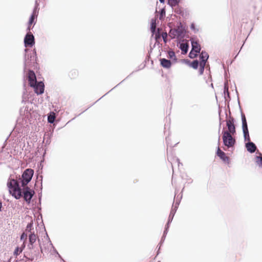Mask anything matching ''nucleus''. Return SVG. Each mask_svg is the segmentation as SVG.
<instances>
[{"instance_id": "f257e3e1", "label": "nucleus", "mask_w": 262, "mask_h": 262, "mask_svg": "<svg viewBox=\"0 0 262 262\" xmlns=\"http://www.w3.org/2000/svg\"><path fill=\"white\" fill-rule=\"evenodd\" d=\"M7 186L8 188L9 193L16 200L20 199L23 197L25 202L30 204L35 191L28 186L24 187L22 188L19 185V182L14 179L9 178L7 181Z\"/></svg>"}, {"instance_id": "f03ea898", "label": "nucleus", "mask_w": 262, "mask_h": 262, "mask_svg": "<svg viewBox=\"0 0 262 262\" xmlns=\"http://www.w3.org/2000/svg\"><path fill=\"white\" fill-rule=\"evenodd\" d=\"M241 120L244 141L247 142L245 143V147L249 152L253 154L255 151L257 147L255 144L250 140L246 117L243 113H241Z\"/></svg>"}, {"instance_id": "7ed1b4c3", "label": "nucleus", "mask_w": 262, "mask_h": 262, "mask_svg": "<svg viewBox=\"0 0 262 262\" xmlns=\"http://www.w3.org/2000/svg\"><path fill=\"white\" fill-rule=\"evenodd\" d=\"M43 252V248L41 247H34L26 249L24 252V258L26 262H36L41 258V253Z\"/></svg>"}, {"instance_id": "20e7f679", "label": "nucleus", "mask_w": 262, "mask_h": 262, "mask_svg": "<svg viewBox=\"0 0 262 262\" xmlns=\"http://www.w3.org/2000/svg\"><path fill=\"white\" fill-rule=\"evenodd\" d=\"M27 79L30 87L32 88L34 92L37 95L41 94L45 90V85L42 81L38 82L36 79V75L32 70H29L27 74Z\"/></svg>"}, {"instance_id": "39448f33", "label": "nucleus", "mask_w": 262, "mask_h": 262, "mask_svg": "<svg viewBox=\"0 0 262 262\" xmlns=\"http://www.w3.org/2000/svg\"><path fill=\"white\" fill-rule=\"evenodd\" d=\"M26 54L24 59V70L29 71L30 68L35 67L36 64V52L35 49L30 50L28 49L25 50Z\"/></svg>"}, {"instance_id": "423d86ee", "label": "nucleus", "mask_w": 262, "mask_h": 262, "mask_svg": "<svg viewBox=\"0 0 262 262\" xmlns=\"http://www.w3.org/2000/svg\"><path fill=\"white\" fill-rule=\"evenodd\" d=\"M222 139L223 145V149L226 150L227 149L232 148L234 149V146L236 144V139L232 137V134L230 133L225 129V127H223L222 132Z\"/></svg>"}, {"instance_id": "0eeeda50", "label": "nucleus", "mask_w": 262, "mask_h": 262, "mask_svg": "<svg viewBox=\"0 0 262 262\" xmlns=\"http://www.w3.org/2000/svg\"><path fill=\"white\" fill-rule=\"evenodd\" d=\"M227 108L228 110V112L224 109L226 126L228 128L227 132H229L230 133L234 135L236 133V126L235 125V120L231 115L229 106V101L227 102Z\"/></svg>"}, {"instance_id": "6e6552de", "label": "nucleus", "mask_w": 262, "mask_h": 262, "mask_svg": "<svg viewBox=\"0 0 262 262\" xmlns=\"http://www.w3.org/2000/svg\"><path fill=\"white\" fill-rule=\"evenodd\" d=\"M34 173V170L31 168L25 169L22 173L21 178L17 180L19 182V184H21L20 186L23 187L27 186L31 181Z\"/></svg>"}, {"instance_id": "1a4fd4ad", "label": "nucleus", "mask_w": 262, "mask_h": 262, "mask_svg": "<svg viewBox=\"0 0 262 262\" xmlns=\"http://www.w3.org/2000/svg\"><path fill=\"white\" fill-rule=\"evenodd\" d=\"M230 100L231 99H224L219 102V99H216V103L218 104L219 123H221V124H222L225 121H226V120H225L223 118L221 117V113H222L223 111H224V109L228 112V110L227 108V102H230Z\"/></svg>"}, {"instance_id": "9d476101", "label": "nucleus", "mask_w": 262, "mask_h": 262, "mask_svg": "<svg viewBox=\"0 0 262 262\" xmlns=\"http://www.w3.org/2000/svg\"><path fill=\"white\" fill-rule=\"evenodd\" d=\"M185 34V29L181 23L176 29H171L169 31V35L172 38L175 37H184Z\"/></svg>"}, {"instance_id": "9b49d317", "label": "nucleus", "mask_w": 262, "mask_h": 262, "mask_svg": "<svg viewBox=\"0 0 262 262\" xmlns=\"http://www.w3.org/2000/svg\"><path fill=\"white\" fill-rule=\"evenodd\" d=\"M34 247H41L40 240L35 233H31L28 235V243L27 247L33 248Z\"/></svg>"}, {"instance_id": "f8f14e48", "label": "nucleus", "mask_w": 262, "mask_h": 262, "mask_svg": "<svg viewBox=\"0 0 262 262\" xmlns=\"http://www.w3.org/2000/svg\"><path fill=\"white\" fill-rule=\"evenodd\" d=\"M36 102V99H22V103L25 104L24 112H26V115H31V112H33L34 106H36L34 101Z\"/></svg>"}, {"instance_id": "ddd939ff", "label": "nucleus", "mask_w": 262, "mask_h": 262, "mask_svg": "<svg viewBox=\"0 0 262 262\" xmlns=\"http://www.w3.org/2000/svg\"><path fill=\"white\" fill-rule=\"evenodd\" d=\"M182 198V195H181L180 198L179 200H176V202L174 206H172V207L171 209L170 212L169 213L167 222L165 225V226H168V227H170V224L171 223L174 217V216L176 214V212L178 209V208L179 207V205L180 203L181 200Z\"/></svg>"}, {"instance_id": "4468645a", "label": "nucleus", "mask_w": 262, "mask_h": 262, "mask_svg": "<svg viewBox=\"0 0 262 262\" xmlns=\"http://www.w3.org/2000/svg\"><path fill=\"white\" fill-rule=\"evenodd\" d=\"M220 136H219V137L218 138L217 147V149H216V155L224 162L228 163L229 161V158L228 156H227L226 154L220 149Z\"/></svg>"}, {"instance_id": "2eb2a0df", "label": "nucleus", "mask_w": 262, "mask_h": 262, "mask_svg": "<svg viewBox=\"0 0 262 262\" xmlns=\"http://www.w3.org/2000/svg\"><path fill=\"white\" fill-rule=\"evenodd\" d=\"M47 116L48 122L53 124V127H52L51 129H50V131L51 132V134H52L54 132V129L57 123V121L56 120V114L53 111H50Z\"/></svg>"}, {"instance_id": "dca6fc26", "label": "nucleus", "mask_w": 262, "mask_h": 262, "mask_svg": "<svg viewBox=\"0 0 262 262\" xmlns=\"http://www.w3.org/2000/svg\"><path fill=\"white\" fill-rule=\"evenodd\" d=\"M24 44L26 47H33L35 44V38L33 34L31 32H28L24 38Z\"/></svg>"}, {"instance_id": "f3484780", "label": "nucleus", "mask_w": 262, "mask_h": 262, "mask_svg": "<svg viewBox=\"0 0 262 262\" xmlns=\"http://www.w3.org/2000/svg\"><path fill=\"white\" fill-rule=\"evenodd\" d=\"M199 57L200 59V63H203L204 62V63L206 64V62L209 58V55L206 52L202 51L200 54Z\"/></svg>"}, {"instance_id": "a211bd4d", "label": "nucleus", "mask_w": 262, "mask_h": 262, "mask_svg": "<svg viewBox=\"0 0 262 262\" xmlns=\"http://www.w3.org/2000/svg\"><path fill=\"white\" fill-rule=\"evenodd\" d=\"M28 218L30 219L31 221L30 222H29L27 224V225L26 227L25 232H26L27 233H29V234L31 233H34V231H33V232L32 231L34 229L33 220H32V217L29 216H28Z\"/></svg>"}, {"instance_id": "6ab92c4d", "label": "nucleus", "mask_w": 262, "mask_h": 262, "mask_svg": "<svg viewBox=\"0 0 262 262\" xmlns=\"http://www.w3.org/2000/svg\"><path fill=\"white\" fill-rule=\"evenodd\" d=\"M191 51L197 53H200L201 48L200 45L197 41L194 40L191 41Z\"/></svg>"}, {"instance_id": "aec40b11", "label": "nucleus", "mask_w": 262, "mask_h": 262, "mask_svg": "<svg viewBox=\"0 0 262 262\" xmlns=\"http://www.w3.org/2000/svg\"><path fill=\"white\" fill-rule=\"evenodd\" d=\"M161 64L163 68L167 69L169 68L171 66V62L170 60L166 58L160 59Z\"/></svg>"}, {"instance_id": "412c9836", "label": "nucleus", "mask_w": 262, "mask_h": 262, "mask_svg": "<svg viewBox=\"0 0 262 262\" xmlns=\"http://www.w3.org/2000/svg\"><path fill=\"white\" fill-rule=\"evenodd\" d=\"M180 49L182 51V53L183 54H185L187 53L189 49V46L188 44L186 43H181L180 45Z\"/></svg>"}, {"instance_id": "4be33fe9", "label": "nucleus", "mask_w": 262, "mask_h": 262, "mask_svg": "<svg viewBox=\"0 0 262 262\" xmlns=\"http://www.w3.org/2000/svg\"><path fill=\"white\" fill-rule=\"evenodd\" d=\"M50 246H51V249H52V250H53V252L51 254L52 255H54L55 257H58L59 258H61V256L60 255V254L57 251V250L56 249L55 247L53 246L51 241H50Z\"/></svg>"}, {"instance_id": "5701e85b", "label": "nucleus", "mask_w": 262, "mask_h": 262, "mask_svg": "<svg viewBox=\"0 0 262 262\" xmlns=\"http://www.w3.org/2000/svg\"><path fill=\"white\" fill-rule=\"evenodd\" d=\"M38 15V12H36L33 11V12H32L31 16L30 17L29 20L28 22V24L29 25H31L34 23L35 19H36L37 18Z\"/></svg>"}, {"instance_id": "b1692460", "label": "nucleus", "mask_w": 262, "mask_h": 262, "mask_svg": "<svg viewBox=\"0 0 262 262\" xmlns=\"http://www.w3.org/2000/svg\"><path fill=\"white\" fill-rule=\"evenodd\" d=\"M180 0H167V4L171 7L173 8L179 5Z\"/></svg>"}, {"instance_id": "393cba45", "label": "nucleus", "mask_w": 262, "mask_h": 262, "mask_svg": "<svg viewBox=\"0 0 262 262\" xmlns=\"http://www.w3.org/2000/svg\"><path fill=\"white\" fill-rule=\"evenodd\" d=\"M41 178V186L40 188V192L38 193V204L40 205L41 203V197H42V176H40Z\"/></svg>"}, {"instance_id": "a878e982", "label": "nucleus", "mask_w": 262, "mask_h": 262, "mask_svg": "<svg viewBox=\"0 0 262 262\" xmlns=\"http://www.w3.org/2000/svg\"><path fill=\"white\" fill-rule=\"evenodd\" d=\"M224 98H230V94L228 90V86L225 84L224 89Z\"/></svg>"}, {"instance_id": "bb28decb", "label": "nucleus", "mask_w": 262, "mask_h": 262, "mask_svg": "<svg viewBox=\"0 0 262 262\" xmlns=\"http://www.w3.org/2000/svg\"><path fill=\"white\" fill-rule=\"evenodd\" d=\"M22 252V250L19 248V247H16L13 252V255L16 256V258H17V256H18Z\"/></svg>"}, {"instance_id": "cd10ccee", "label": "nucleus", "mask_w": 262, "mask_h": 262, "mask_svg": "<svg viewBox=\"0 0 262 262\" xmlns=\"http://www.w3.org/2000/svg\"><path fill=\"white\" fill-rule=\"evenodd\" d=\"M156 29V24L155 20L152 19L151 23L150 30L152 34L155 33Z\"/></svg>"}, {"instance_id": "c85d7f7f", "label": "nucleus", "mask_w": 262, "mask_h": 262, "mask_svg": "<svg viewBox=\"0 0 262 262\" xmlns=\"http://www.w3.org/2000/svg\"><path fill=\"white\" fill-rule=\"evenodd\" d=\"M256 163L258 166L262 167V157L256 156L255 157Z\"/></svg>"}, {"instance_id": "c756f323", "label": "nucleus", "mask_w": 262, "mask_h": 262, "mask_svg": "<svg viewBox=\"0 0 262 262\" xmlns=\"http://www.w3.org/2000/svg\"><path fill=\"white\" fill-rule=\"evenodd\" d=\"M199 65L200 66V63L198 60H193L190 64L191 67L194 69H198Z\"/></svg>"}, {"instance_id": "7c9ffc66", "label": "nucleus", "mask_w": 262, "mask_h": 262, "mask_svg": "<svg viewBox=\"0 0 262 262\" xmlns=\"http://www.w3.org/2000/svg\"><path fill=\"white\" fill-rule=\"evenodd\" d=\"M28 233L24 231L20 235V240L23 242H27Z\"/></svg>"}, {"instance_id": "2f4dec72", "label": "nucleus", "mask_w": 262, "mask_h": 262, "mask_svg": "<svg viewBox=\"0 0 262 262\" xmlns=\"http://www.w3.org/2000/svg\"><path fill=\"white\" fill-rule=\"evenodd\" d=\"M168 57L170 59H173L174 60H177L175 53L172 51H168Z\"/></svg>"}, {"instance_id": "473e14b6", "label": "nucleus", "mask_w": 262, "mask_h": 262, "mask_svg": "<svg viewBox=\"0 0 262 262\" xmlns=\"http://www.w3.org/2000/svg\"><path fill=\"white\" fill-rule=\"evenodd\" d=\"M206 64L205 63H200V69H199V74L200 75H202L204 73L205 67Z\"/></svg>"}, {"instance_id": "72a5a7b5", "label": "nucleus", "mask_w": 262, "mask_h": 262, "mask_svg": "<svg viewBox=\"0 0 262 262\" xmlns=\"http://www.w3.org/2000/svg\"><path fill=\"white\" fill-rule=\"evenodd\" d=\"M39 215H40V218H41V223L42 224V226H43V228H44L45 231V232H46V237H47V239H48V243H49V244L50 245V241H51V240H50V238H49V235H48L47 232V231H46V230L45 226V225H44V224H43V220H42V214H41V213H40V214H39Z\"/></svg>"}, {"instance_id": "f704fd0d", "label": "nucleus", "mask_w": 262, "mask_h": 262, "mask_svg": "<svg viewBox=\"0 0 262 262\" xmlns=\"http://www.w3.org/2000/svg\"><path fill=\"white\" fill-rule=\"evenodd\" d=\"M39 3L38 2V0H36L35 2V6L33 9V11H35L36 12H39Z\"/></svg>"}, {"instance_id": "c9c22d12", "label": "nucleus", "mask_w": 262, "mask_h": 262, "mask_svg": "<svg viewBox=\"0 0 262 262\" xmlns=\"http://www.w3.org/2000/svg\"><path fill=\"white\" fill-rule=\"evenodd\" d=\"M198 54V53L191 50L189 53V57L191 59L197 57Z\"/></svg>"}, {"instance_id": "e433bc0d", "label": "nucleus", "mask_w": 262, "mask_h": 262, "mask_svg": "<svg viewBox=\"0 0 262 262\" xmlns=\"http://www.w3.org/2000/svg\"><path fill=\"white\" fill-rule=\"evenodd\" d=\"M165 15V10L164 9H162L160 11L159 19L162 20Z\"/></svg>"}, {"instance_id": "4c0bfd02", "label": "nucleus", "mask_w": 262, "mask_h": 262, "mask_svg": "<svg viewBox=\"0 0 262 262\" xmlns=\"http://www.w3.org/2000/svg\"><path fill=\"white\" fill-rule=\"evenodd\" d=\"M169 229V227H168V226H165L164 230L163 231V235H162L163 236L166 237V235L167 234V233L168 232Z\"/></svg>"}, {"instance_id": "58836bf2", "label": "nucleus", "mask_w": 262, "mask_h": 262, "mask_svg": "<svg viewBox=\"0 0 262 262\" xmlns=\"http://www.w3.org/2000/svg\"><path fill=\"white\" fill-rule=\"evenodd\" d=\"M190 29L194 31V32L195 33V32H197L199 30L197 29H195V25L194 23H192L190 25Z\"/></svg>"}, {"instance_id": "ea45409f", "label": "nucleus", "mask_w": 262, "mask_h": 262, "mask_svg": "<svg viewBox=\"0 0 262 262\" xmlns=\"http://www.w3.org/2000/svg\"><path fill=\"white\" fill-rule=\"evenodd\" d=\"M165 139L167 146L172 147V145L170 143V139L169 138V137H166Z\"/></svg>"}, {"instance_id": "a19ab883", "label": "nucleus", "mask_w": 262, "mask_h": 262, "mask_svg": "<svg viewBox=\"0 0 262 262\" xmlns=\"http://www.w3.org/2000/svg\"><path fill=\"white\" fill-rule=\"evenodd\" d=\"M100 99H98L97 101H95V102H94L93 103L91 104L90 105H89L85 110H84L81 113L79 114L78 116H79L80 114H81L82 113L84 112L85 111H86L88 108H90L92 106H93V105H94L95 104H96L98 101V100H99Z\"/></svg>"}, {"instance_id": "79ce46f5", "label": "nucleus", "mask_w": 262, "mask_h": 262, "mask_svg": "<svg viewBox=\"0 0 262 262\" xmlns=\"http://www.w3.org/2000/svg\"><path fill=\"white\" fill-rule=\"evenodd\" d=\"M167 34L166 33H164L162 34V37L163 39V41L166 42V38H167Z\"/></svg>"}, {"instance_id": "37998d69", "label": "nucleus", "mask_w": 262, "mask_h": 262, "mask_svg": "<svg viewBox=\"0 0 262 262\" xmlns=\"http://www.w3.org/2000/svg\"><path fill=\"white\" fill-rule=\"evenodd\" d=\"M165 237L162 236L161 237V240H160V243H159V245H160V246H161L163 244V243H164L165 239Z\"/></svg>"}, {"instance_id": "c03bdc74", "label": "nucleus", "mask_w": 262, "mask_h": 262, "mask_svg": "<svg viewBox=\"0 0 262 262\" xmlns=\"http://www.w3.org/2000/svg\"><path fill=\"white\" fill-rule=\"evenodd\" d=\"M26 242H23V244L21 245L20 247H19V248H20V249L22 250V251L25 249L26 247Z\"/></svg>"}, {"instance_id": "a18cd8bd", "label": "nucleus", "mask_w": 262, "mask_h": 262, "mask_svg": "<svg viewBox=\"0 0 262 262\" xmlns=\"http://www.w3.org/2000/svg\"><path fill=\"white\" fill-rule=\"evenodd\" d=\"M15 262H26V260H25V259L23 258L18 259L15 260Z\"/></svg>"}, {"instance_id": "49530a36", "label": "nucleus", "mask_w": 262, "mask_h": 262, "mask_svg": "<svg viewBox=\"0 0 262 262\" xmlns=\"http://www.w3.org/2000/svg\"><path fill=\"white\" fill-rule=\"evenodd\" d=\"M175 12L178 14H181V13H182V11L181 10V9L179 8H177L175 9Z\"/></svg>"}, {"instance_id": "de8ad7c7", "label": "nucleus", "mask_w": 262, "mask_h": 262, "mask_svg": "<svg viewBox=\"0 0 262 262\" xmlns=\"http://www.w3.org/2000/svg\"><path fill=\"white\" fill-rule=\"evenodd\" d=\"M222 124H221V123H219V129H218L219 136H220V133L221 129V127H222Z\"/></svg>"}, {"instance_id": "09e8293b", "label": "nucleus", "mask_w": 262, "mask_h": 262, "mask_svg": "<svg viewBox=\"0 0 262 262\" xmlns=\"http://www.w3.org/2000/svg\"><path fill=\"white\" fill-rule=\"evenodd\" d=\"M187 180L188 181V183L189 184L192 183L193 182V180L190 178H187Z\"/></svg>"}, {"instance_id": "8fccbe9b", "label": "nucleus", "mask_w": 262, "mask_h": 262, "mask_svg": "<svg viewBox=\"0 0 262 262\" xmlns=\"http://www.w3.org/2000/svg\"><path fill=\"white\" fill-rule=\"evenodd\" d=\"M160 38V34H159V33L156 34V35H155V39H156V40H157Z\"/></svg>"}, {"instance_id": "3c124183", "label": "nucleus", "mask_w": 262, "mask_h": 262, "mask_svg": "<svg viewBox=\"0 0 262 262\" xmlns=\"http://www.w3.org/2000/svg\"><path fill=\"white\" fill-rule=\"evenodd\" d=\"M32 97V95H30V96H26V94H24L23 98L26 99V98H30V97Z\"/></svg>"}, {"instance_id": "603ef678", "label": "nucleus", "mask_w": 262, "mask_h": 262, "mask_svg": "<svg viewBox=\"0 0 262 262\" xmlns=\"http://www.w3.org/2000/svg\"><path fill=\"white\" fill-rule=\"evenodd\" d=\"M177 161L178 162V166L179 167L180 165H182V164L180 162V160L179 158H177L176 159Z\"/></svg>"}, {"instance_id": "864d4df0", "label": "nucleus", "mask_w": 262, "mask_h": 262, "mask_svg": "<svg viewBox=\"0 0 262 262\" xmlns=\"http://www.w3.org/2000/svg\"><path fill=\"white\" fill-rule=\"evenodd\" d=\"M158 246H159V248H158V250H157V255H158L159 254V253H160V248H161V246H160V245H158Z\"/></svg>"}, {"instance_id": "5fc2aeb1", "label": "nucleus", "mask_w": 262, "mask_h": 262, "mask_svg": "<svg viewBox=\"0 0 262 262\" xmlns=\"http://www.w3.org/2000/svg\"><path fill=\"white\" fill-rule=\"evenodd\" d=\"M3 208L2 202L0 201V212L2 211Z\"/></svg>"}, {"instance_id": "6e6d98bb", "label": "nucleus", "mask_w": 262, "mask_h": 262, "mask_svg": "<svg viewBox=\"0 0 262 262\" xmlns=\"http://www.w3.org/2000/svg\"><path fill=\"white\" fill-rule=\"evenodd\" d=\"M30 26H31V25H29L28 24V28H27V31H28V32H30V30H31Z\"/></svg>"}, {"instance_id": "4d7b16f0", "label": "nucleus", "mask_w": 262, "mask_h": 262, "mask_svg": "<svg viewBox=\"0 0 262 262\" xmlns=\"http://www.w3.org/2000/svg\"><path fill=\"white\" fill-rule=\"evenodd\" d=\"M224 115H225L224 111H223L222 113H221V117L223 118Z\"/></svg>"}, {"instance_id": "13d9d810", "label": "nucleus", "mask_w": 262, "mask_h": 262, "mask_svg": "<svg viewBox=\"0 0 262 262\" xmlns=\"http://www.w3.org/2000/svg\"><path fill=\"white\" fill-rule=\"evenodd\" d=\"M60 260H61V261H62V262H67V261H66L63 259V258L62 257H61V258H60Z\"/></svg>"}, {"instance_id": "bf43d9fd", "label": "nucleus", "mask_w": 262, "mask_h": 262, "mask_svg": "<svg viewBox=\"0 0 262 262\" xmlns=\"http://www.w3.org/2000/svg\"><path fill=\"white\" fill-rule=\"evenodd\" d=\"M159 1L160 2V3H164L165 2V0H159Z\"/></svg>"}, {"instance_id": "052dcab7", "label": "nucleus", "mask_w": 262, "mask_h": 262, "mask_svg": "<svg viewBox=\"0 0 262 262\" xmlns=\"http://www.w3.org/2000/svg\"><path fill=\"white\" fill-rule=\"evenodd\" d=\"M237 102L238 103V104L239 105V103H240V99H237Z\"/></svg>"}, {"instance_id": "680f3d73", "label": "nucleus", "mask_w": 262, "mask_h": 262, "mask_svg": "<svg viewBox=\"0 0 262 262\" xmlns=\"http://www.w3.org/2000/svg\"><path fill=\"white\" fill-rule=\"evenodd\" d=\"M178 190H177V189H176L175 190V195H176V194L178 193Z\"/></svg>"}, {"instance_id": "e2e57ef3", "label": "nucleus", "mask_w": 262, "mask_h": 262, "mask_svg": "<svg viewBox=\"0 0 262 262\" xmlns=\"http://www.w3.org/2000/svg\"><path fill=\"white\" fill-rule=\"evenodd\" d=\"M107 94H105V95H104L103 96H102V97H101L100 98V99H102Z\"/></svg>"}, {"instance_id": "0e129e2a", "label": "nucleus", "mask_w": 262, "mask_h": 262, "mask_svg": "<svg viewBox=\"0 0 262 262\" xmlns=\"http://www.w3.org/2000/svg\"><path fill=\"white\" fill-rule=\"evenodd\" d=\"M178 144V143H176L175 145L173 146V147L176 146Z\"/></svg>"}, {"instance_id": "69168bd1", "label": "nucleus", "mask_w": 262, "mask_h": 262, "mask_svg": "<svg viewBox=\"0 0 262 262\" xmlns=\"http://www.w3.org/2000/svg\"><path fill=\"white\" fill-rule=\"evenodd\" d=\"M211 86L212 88H213V84H212V83H211Z\"/></svg>"}, {"instance_id": "338daca9", "label": "nucleus", "mask_w": 262, "mask_h": 262, "mask_svg": "<svg viewBox=\"0 0 262 262\" xmlns=\"http://www.w3.org/2000/svg\"><path fill=\"white\" fill-rule=\"evenodd\" d=\"M38 220H39V217L37 219V221L38 222Z\"/></svg>"}, {"instance_id": "774afa93", "label": "nucleus", "mask_w": 262, "mask_h": 262, "mask_svg": "<svg viewBox=\"0 0 262 262\" xmlns=\"http://www.w3.org/2000/svg\"><path fill=\"white\" fill-rule=\"evenodd\" d=\"M172 101H171V102H170V105H172Z\"/></svg>"}]
</instances>
